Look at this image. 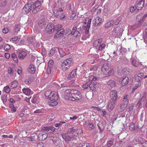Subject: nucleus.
<instances>
[{
	"label": "nucleus",
	"mask_w": 147,
	"mask_h": 147,
	"mask_svg": "<svg viewBox=\"0 0 147 147\" xmlns=\"http://www.w3.org/2000/svg\"><path fill=\"white\" fill-rule=\"evenodd\" d=\"M110 99L108 105V109L109 111H112L115 105V103L117 101L118 96L116 90H113L110 93Z\"/></svg>",
	"instance_id": "f257e3e1"
},
{
	"label": "nucleus",
	"mask_w": 147,
	"mask_h": 147,
	"mask_svg": "<svg viewBox=\"0 0 147 147\" xmlns=\"http://www.w3.org/2000/svg\"><path fill=\"white\" fill-rule=\"evenodd\" d=\"M71 96L69 100L72 101L75 100H80L82 98V95L80 92L78 90L75 89H72L71 92Z\"/></svg>",
	"instance_id": "f03ea898"
},
{
	"label": "nucleus",
	"mask_w": 147,
	"mask_h": 147,
	"mask_svg": "<svg viewBox=\"0 0 147 147\" xmlns=\"http://www.w3.org/2000/svg\"><path fill=\"white\" fill-rule=\"evenodd\" d=\"M33 2H30L27 3L22 10V13L24 14H26L30 12L32 9H33Z\"/></svg>",
	"instance_id": "7ed1b4c3"
},
{
	"label": "nucleus",
	"mask_w": 147,
	"mask_h": 147,
	"mask_svg": "<svg viewBox=\"0 0 147 147\" xmlns=\"http://www.w3.org/2000/svg\"><path fill=\"white\" fill-rule=\"evenodd\" d=\"M91 19L87 18L84 22V26H83V28L85 30V33L86 34H88L89 32V30L90 28Z\"/></svg>",
	"instance_id": "20e7f679"
},
{
	"label": "nucleus",
	"mask_w": 147,
	"mask_h": 147,
	"mask_svg": "<svg viewBox=\"0 0 147 147\" xmlns=\"http://www.w3.org/2000/svg\"><path fill=\"white\" fill-rule=\"evenodd\" d=\"M41 1H36L34 3H33V9L32 11L33 14H36L39 11L41 7Z\"/></svg>",
	"instance_id": "39448f33"
},
{
	"label": "nucleus",
	"mask_w": 147,
	"mask_h": 147,
	"mask_svg": "<svg viewBox=\"0 0 147 147\" xmlns=\"http://www.w3.org/2000/svg\"><path fill=\"white\" fill-rule=\"evenodd\" d=\"M144 3L145 1L144 0H137L136 4L134 6L137 10H141L144 7Z\"/></svg>",
	"instance_id": "423d86ee"
},
{
	"label": "nucleus",
	"mask_w": 147,
	"mask_h": 147,
	"mask_svg": "<svg viewBox=\"0 0 147 147\" xmlns=\"http://www.w3.org/2000/svg\"><path fill=\"white\" fill-rule=\"evenodd\" d=\"M72 61V59L70 58L65 60L64 61L62 65V67L64 66V65H65V66L63 68L64 70L66 71L68 68V67L70 66Z\"/></svg>",
	"instance_id": "0eeeda50"
},
{
	"label": "nucleus",
	"mask_w": 147,
	"mask_h": 147,
	"mask_svg": "<svg viewBox=\"0 0 147 147\" xmlns=\"http://www.w3.org/2000/svg\"><path fill=\"white\" fill-rule=\"evenodd\" d=\"M42 130L46 131L47 134H50L54 131L56 128L52 126L44 127L42 128Z\"/></svg>",
	"instance_id": "6e6552de"
},
{
	"label": "nucleus",
	"mask_w": 147,
	"mask_h": 147,
	"mask_svg": "<svg viewBox=\"0 0 147 147\" xmlns=\"http://www.w3.org/2000/svg\"><path fill=\"white\" fill-rule=\"evenodd\" d=\"M46 32L50 34L54 31V25L53 24H48L45 29Z\"/></svg>",
	"instance_id": "1a4fd4ad"
},
{
	"label": "nucleus",
	"mask_w": 147,
	"mask_h": 147,
	"mask_svg": "<svg viewBox=\"0 0 147 147\" xmlns=\"http://www.w3.org/2000/svg\"><path fill=\"white\" fill-rule=\"evenodd\" d=\"M123 103L120 105V107L118 108L120 111H123L127 107L129 102V100H123Z\"/></svg>",
	"instance_id": "9d476101"
},
{
	"label": "nucleus",
	"mask_w": 147,
	"mask_h": 147,
	"mask_svg": "<svg viewBox=\"0 0 147 147\" xmlns=\"http://www.w3.org/2000/svg\"><path fill=\"white\" fill-rule=\"evenodd\" d=\"M99 86V84L96 82H91V83L89 84V87L91 90L93 91H95Z\"/></svg>",
	"instance_id": "9b49d317"
},
{
	"label": "nucleus",
	"mask_w": 147,
	"mask_h": 147,
	"mask_svg": "<svg viewBox=\"0 0 147 147\" xmlns=\"http://www.w3.org/2000/svg\"><path fill=\"white\" fill-rule=\"evenodd\" d=\"M58 99V96L57 93L55 91H53L51 92V94L49 97V100H50L56 101Z\"/></svg>",
	"instance_id": "f8f14e48"
},
{
	"label": "nucleus",
	"mask_w": 147,
	"mask_h": 147,
	"mask_svg": "<svg viewBox=\"0 0 147 147\" xmlns=\"http://www.w3.org/2000/svg\"><path fill=\"white\" fill-rule=\"evenodd\" d=\"M45 24L46 22H45V20L43 19H41L38 22V26L40 28L38 29V27L37 28H36V27L35 29L36 30L38 29V30L40 31L41 29L45 27Z\"/></svg>",
	"instance_id": "ddd939ff"
},
{
	"label": "nucleus",
	"mask_w": 147,
	"mask_h": 147,
	"mask_svg": "<svg viewBox=\"0 0 147 147\" xmlns=\"http://www.w3.org/2000/svg\"><path fill=\"white\" fill-rule=\"evenodd\" d=\"M110 67L109 64L106 63L104 64L102 66L101 70L104 74L106 75L107 72L109 70Z\"/></svg>",
	"instance_id": "4468645a"
},
{
	"label": "nucleus",
	"mask_w": 147,
	"mask_h": 147,
	"mask_svg": "<svg viewBox=\"0 0 147 147\" xmlns=\"http://www.w3.org/2000/svg\"><path fill=\"white\" fill-rule=\"evenodd\" d=\"M77 69L73 70L72 72L68 76L67 79L69 80L75 78L77 76L76 70Z\"/></svg>",
	"instance_id": "2eb2a0df"
},
{
	"label": "nucleus",
	"mask_w": 147,
	"mask_h": 147,
	"mask_svg": "<svg viewBox=\"0 0 147 147\" xmlns=\"http://www.w3.org/2000/svg\"><path fill=\"white\" fill-rule=\"evenodd\" d=\"M129 81V79L128 77L126 76L123 77L122 78L121 82V86H123L126 85L128 83Z\"/></svg>",
	"instance_id": "dca6fc26"
},
{
	"label": "nucleus",
	"mask_w": 147,
	"mask_h": 147,
	"mask_svg": "<svg viewBox=\"0 0 147 147\" xmlns=\"http://www.w3.org/2000/svg\"><path fill=\"white\" fill-rule=\"evenodd\" d=\"M71 91L72 90L70 89L66 90L65 91V98L67 100H69V98H70L71 96H72L71 95Z\"/></svg>",
	"instance_id": "f3484780"
},
{
	"label": "nucleus",
	"mask_w": 147,
	"mask_h": 147,
	"mask_svg": "<svg viewBox=\"0 0 147 147\" xmlns=\"http://www.w3.org/2000/svg\"><path fill=\"white\" fill-rule=\"evenodd\" d=\"M94 20V22H93V24L95 26L100 25L102 22L101 18L99 17H96Z\"/></svg>",
	"instance_id": "a211bd4d"
},
{
	"label": "nucleus",
	"mask_w": 147,
	"mask_h": 147,
	"mask_svg": "<svg viewBox=\"0 0 147 147\" xmlns=\"http://www.w3.org/2000/svg\"><path fill=\"white\" fill-rule=\"evenodd\" d=\"M68 133L62 135V137L65 142H69L71 140V136L68 135Z\"/></svg>",
	"instance_id": "6ab92c4d"
},
{
	"label": "nucleus",
	"mask_w": 147,
	"mask_h": 147,
	"mask_svg": "<svg viewBox=\"0 0 147 147\" xmlns=\"http://www.w3.org/2000/svg\"><path fill=\"white\" fill-rule=\"evenodd\" d=\"M27 53L24 51H21L18 53V58L21 59H24L26 56Z\"/></svg>",
	"instance_id": "aec40b11"
},
{
	"label": "nucleus",
	"mask_w": 147,
	"mask_h": 147,
	"mask_svg": "<svg viewBox=\"0 0 147 147\" xmlns=\"http://www.w3.org/2000/svg\"><path fill=\"white\" fill-rule=\"evenodd\" d=\"M107 84L111 88L115 87L116 86L115 81L112 80H110L108 81Z\"/></svg>",
	"instance_id": "412c9836"
},
{
	"label": "nucleus",
	"mask_w": 147,
	"mask_h": 147,
	"mask_svg": "<svg viewBox=\"0 0 147 147\" xmlns=\"http://www.w3.org/2000/svg\"><path fill=\"white\" fill-rule=\"evenodd\" d=\"M23 92L27 95H28L33 93V92L29 88H24L22 90Z\"/></svg>",
	"instance_id": "4be33fe9"
},
{
	"label": "nucleus",
	"mask_w": 147,
	"mask_h": 147,
	"mask_svg": "<svg viewBox=\"0 0 147 147\" xmlns=\"http://www.w3.org/2000/svg\"><path fill=\"white\" fill-rule=\"evenodd\" d=\"M57 49L60 55V57H62L66 55V53L63 51L62 48L60 47H58Z\"/></svg>",
	"instance_id": "5701e85b"
},
{
	"label": "nucleus",
	"mask_w": 147,
	"mask_h": 147,
	"mask_svg": "<svg viewBox=\"0 0 147 147\" xmlns=\"http://www.w3.org/2000/svg\"><path fill=\"white\" fill-rule=\"evenodd\" d=\"M121 29H119L118 28H116L113 31L112 34L116 36V35H120L121 34Z\"/></svg>",
	"instance_id": "b1692460"
},
{
	"label": "nucleus",
	"mask_w": 147,
	"mask_h": 147,
	"mask_svg": "<svg viewBox=\"0 0 147 147\" xmlns=\"http://www.w3.org/2000/svg\"><path fill=\"white\" fill-rule=\"evenodd\" d=\"M29 72L32 74H34L35 72V69L34 68V65L32 64L30 65L29 67Z\"/></svg>",
	"instance_id": "393cba45"
},
{
	"label": "nucleus",
	"mask_w": 147,
	"mask_h": 147,
	"mask_svg": "<svg viewBox=\"0 0 147 147\" xmlns=\"http://www.w3.org/2000/svg\"><path fill=\"white\" fill-rule=\"evenodd\" d=\"M72 34L76 36V37H77L78 34H80L78 32V30H77L76 27H73L72 30Z\"/></svg>",
	"instance_id": "a878e982"
},
{
	"label": "nucleus",
	"mask_w": 147,
	"mask_h": 147,
	"mask_svg": "<svg viewBox=\"0 0 147 147\" xmlns=\"http://www.w3.org/2000/svg\"><path fill=\"white\" fill-rule=\"evenodd\" d=\"M47 133L45 132L39 136L38 138L39 140H41V141H44L47 138Z\"/></svg>",
	"instance_id": "bb28decb"
},
{
	"label": "nucleus",
	"mask_w": 147,
	"mask_h": 147,
	"mask_svg": "<svg viewBox=\"0 0 147 147\" xmlns=\"http://www.w3.org/2000/svg\"><path fill=\"white\" fill-rule=\"evenodd\" d=\"M78 131V130H77V129L74 128V127H73L68 129L67 131V133L69 134H73L74 133H76V131Z\"/></svg>",
	"instance_id": "cd10ccee"
},
{
	"label": "nucleus",
	"mask_w": 147,
	"mask_h": 147,
	"mask_svg": "<svg viewBox=\"0 0 147 147\" xmlns=\"http://www.w3.org/2000/svg\"><path fill=\"white\" fill-rule=\"evenodd\" d=\"M103 123L102 121L100 122L98 124V126L100 129V132H102V129H104Z\"/></svg>",
	"instance_id": "c85d7f7f"
},
{
	"label": "nucleus",
	"mask_w": 147,
	"mask_h": 147,
	"mask_svg": "<svg viewBox=\"0 0 147 147\" xmlns=\"http://www.w3.org/2000/svg\"><path fill=\"white\" fill-rule=\"evenodd\" d=\"M142 14L140 13L138 14L136 17V18L138 22L140 23H142L144 22V20H142Z\"/></svg>",
	"instance_id": "c756f323"
},
{
	"label": "nucleus",
	"mask_w": 147,
	"mask_h": 147,
	"mask_svg": "<svg viewBox=\"0 0 147 147\" xmlns=\"http://www.w3.org/2000/svg\"><path fill=\"white\" fill-rule=\"evenodd\" d=\"M135 81L136 82H138V84L141 83L142 78H141L139 76L137 75L135 76L134 78Z\"/></svg>",
	"instance_id": "7c9ffc66"
},
{
	"label": "nucleus",
	"mask_w": 147,
	"mask_h": 147,
	"mask_svg": "<svg viewBox=\"0 0 147 147\" xmlns=\"http://www.w3.org/2000/svg\"><path fill=\"white\" fill-rule=\"evenodd\" d=\"M127 51V49L121 47V49L118 51L119 55H123Z\"/></svg>",
	"instance_id": "2f4dec72"
},
{
	"label": "nucleus",
	"mask_w": 147,
	"mask_h": 147,
	"mask_svg": "<svg viewBox=\"0 0 147 147\" xmlns=\"http://www.w3.org/2000/svg\"><path fill=\"white\" fill-rule=\"evenodd\" d=\"M7 2L6 0H1L0 1V7H4L6 5Z\"/></svg>",
	"instance_id": "473e14b6"
},
{
	"label": "nucleus",
	"mask_w": 147,
	"mask_h": 147,
	"mask_svg": "<svg viewBox=\"0 0 147 147\" xmlns=\"http://www.w3.org/2000/svg\"><path fill=\"white\" fill-rule=\"evenodd\" d=\"M114 139H111V140H109L107 142V145L108 147H109L113 145V143L114 142Z\"/></svg>",
	"instance_id": "72a5a7b5"
},
{
	"label": "nucleus",
	"mask_w": 147,
	"mask_h": 147,
	"mask_svg": "<svg viewBox=\"0 0 147 147\" xmlns=\"http://www.w3.org/2000/svg\"><path fill=\"white\" fill-rule=\"evenodd\" d=\"M51 92L50 90H47L45 91V93L44 95L45 96V97L47 99H48L49 100V97H50V95L51 94Z\"/></svg>",
	"instance_id": "f704fd0d"
},
{
	"label": "nucleus",
	"mask_w": 147,
	"mask_h": 147,
	"mask_svg": "<svg viewBox=\"0 0 147 147\" xmlns=\"http://www.w3.org/2000/svg\"><path fill=\"white\" fill-rule=\"evenodd\" d=\"M54 64L53 61L52 60H50L48 63V67L50 69L53 68Z\"/></svg>",
	"instance_id": "c9c22d12"
},
{
	"label": "nucleus",
	"mask_w": 147,
	"mask_h": 147,
	"mask_svg": "<svg viewBox=\"0 0 147 147\" xmlns=\"http://www.w3.org/2000/svg\"><path fill=\"white\" fill-rule=\"evenodd\" d=\"M55 49L54 47L53 48L49 51L48 55L50 57L52 56L55 53Z\"/></svg>",
	"instance_id": "e433bc0d"
},
{
	"label": "nucleus",
	"mask_w": 147,
	"mask_h": 147,
	"mask_svg": "<svg viewBox=\"0 0 147 147\" xmlns=\"http://www.w3.org/2000/svg\"><path fill=\"white\" fill-rule=\"evenodd\" d=\"M11 87L13 88H15L17 87L18 85V82L16 81H13L11 82Z\"/></svg>",
	"instance_id": "4c0bfd02"
},
{
	"label": "nucleus",
	"mask_w": 147,
	"mask_h": 147,
	"mask_svg": "<svg viewBox=\"0 0 147 147\" xmlns=\"http://www.w3.org/2000/svg\"><path fill=\"white\" fill-rule=\"evenodd\" d=\"M62 28V25L60 24L54 25V28L55 31H57L61 29Z\"/></svg>",
	"instance_id": "58836bf2"
},
{
	"label": "nucleus",
	"mask_w": 147,
	"mask_h": 147,
	"mask_svg": "<svg viewBox=\"0 0 147 147\" xmlns=\"http://www.w3.org/2000/svg\"><path fill=\"white\" fill-rule=\"evenodd\" d=\"M126 139H125V138H123L121 140H120L119 141V144H120V146H122L123 145H126Z\"/></svg>",
	"instance_id": "ea45409f"
},
{
	"label": "nucleus",
	"mask_w": 147,
	"mask_h": 147,
	"mask_svg": "<svg viewBox=\"0 0 147 147\" xmlns=\"http://www.w3.org/2000/svg\"><path fill=\"white\" fill-rule=\"evenodd\" d=\"M27 40L28 43L30 44H32L34 42V37H29L28 38Z\"/></svg>",
	"instance_id": "a19ab883"
},
{
	"label": "nucleus",
	"mask_w": 147,
	"mask_h": 147,
	"mask_svg": "<svg viewBox=\"0 0 147 147\" xmlns=\"http://www.w3.org/2000/svg\"><path fill=\"white\" fill-rule=\"evenodd\" d=\"M32 141H36L38 140V137L36 134H32L31 135Z\"/></svg>",
	"instance_id": "79ce46f5"
},
{
	"label": "nucleus",
	"mask_w": 147,
	"mask_h": 147,
	"mask_svg": "<svg viewBox=\"0 0 147 147\" xmlns=\"http://www.w3.org/2000/svg\"><path fill=\"white\" fill-rule=\"evenodd\" d=\"M21 25L20 24L16 25L15 26V30L16 32H18L20 31V29Z\"/></svg>",
	"instance_id": "37998d69"
},
{
	"label": "nucleus",
	"mask_w": 147,
	"mask_h": 147,
	"mask_svg": "<svg viewBox=\"0 0 147 147\" xmlns=\"http://www.w3.org/2000/svg\"><path fill=\"white\" fill-rule=\"evenodd\" d=\"M38 96H34L32 97V102L33 103L35 104V103H36L38 99Z\"/></svg>",
	"instance_id": "c03bdc74"
},
{
	"label": "nucleus",
	"mask_w": 147,
	"mask_h": 147,
	"mask_svg": "<svg viewBox=\"0 0 147 147\" xmlns=\"http://www.w3.org/2000/svg\"><path fill=\"white\" fill-rule=\"evenodd\" d=\"M134 106L132 104H129L128 107L126 109V110L128 112H130L133 109Z\"/></svg>",
	"instance_id": "a18cd8bd"
},
{
	"label": "nucleus",
	"mask_w": 147,
	"mask_h": 147,
	"mask_svg": "<svg viewBox=\"0 0 147 147\" xmlns=\"http://www.w3.org/2000/svg\"><path fill=\"white\" fill-rule=\"evenodd\" d=\"M49 105L50 106L53 107L55 106L57 104V102L56 101H51L49 102Z\"/></svg>",
	"instance_id": "49530a36"
},
{
	"label": "nucleus",
	"mask_w": 147,
	"mask_h": 147,
	"mask_svg": "<svg viewBox=\"0 0 147 147\" xmlns=\"http://www.w3.org/2000/svg\"><path fill=\"white\" fill-rule=\"evenodd\" d=\"M11 57H12L13 60L15 61V62H18V58L16 54L15 53L12 54Z\"/></svg>",
	"instance_id": "de8ad7c7"
},
{
	"label": "nucleus",
	"mask_w": 147,
	"mask_h": 147,
	"mask_svg": "<svg viewBox=\"0 0 147 147\" xmlns=\"http://www.w3.org/2000/svg\"><path fill=\"white\" fill-rule=\"evenodd\" d=\"M106 75H108L109 76H111L113 74V69L111 67L107 72Z\"/></svg>",
	"instance_id": "09e8293b"
},
{
	"label": "nucleus",
	"mask_w": 147,
	"mask_h": 147,
	"mask_svg": "<svg viewBox=\"0 0 147 147\" xmlns=\"http://www.w3.org/2000/svg\"><path fill=\"white\" fill-rule=\"evenodd\" d=\"M32 80V78L31 77H29L27 79H26L24 81L25 83L27 84H30L31 82V80Z\"/></svg>",
	"instance_id": "8fccbe9b"
},
{
	"label": "nucleus",
	"mask_w": 147,
	"mask_h": 147,
	"mask_svg": "<svg viewBox=\"0 0 147 147\" xmlns=\"http://www.w3.org/2000/svg\"><path fill=\"white\" fill-rule=\"evenodd\" d=\"M7 95L6 94H5L4 95L1 96V99L3 103L6 101L7 100Z\"/></svg>",
	"instance_id": "3c124183"
},
{
	"label": "nucleus",
	"mask_w": 147,
	"mask_h": 147,
	"mask_svg": "<svg viewBox=\"0 0 147 147\" xmlns=\"http://www.w3.org/2000/svg\"><path fill=\"white\" fill-rule=\"evenodd\" d=\"M91 83V82H86L85 84H83L82 86V88H84V89H87L89 86V84Z\"/></svg>",
	"instance_id": "603ef678"
},
{
	"label": "nucleus",
	"mask_w": 147,
	"mask_h": 147,
	"mask_svg": "<svg viewBox=\"0 0 147 147\" xmlns=\"http://www.w3.org/2000/svg\"><path fill=\"white\" fill-rule=\"evenodd\" d=\"M3 89L5 92L6 93H8L10 91V89L8 86L5 87Z\"/></svg>",
	"instance_id": "864d4df0"
},
{
	"label": "nucleus",
	"mask_w": 147,
	"mask_h": 147,
	"mask_svg": "<svg viewBox=\"0 0 147 147\" xmlns=\"http://www.w3.org/2000/svg\"><path fill=\"white\" fill-rule=\"evenodd\" d=\"M88 127L90 130H91L94 129L95 128L94 126L93 125L92 123H89L88 124Z\"/></svg>",
	"instance_id": "5fc2aeb1"
},
{
	"label": "nucleus",
	"mask_w": 147,
	"mask_h": 147,
	"mask_svg": "<svg viewBox=\"0 0 147 147\" xmlns=\"http://www.w3.org/2000/svg\"><path fill=\"white\" fill-rule=\"evenodd\" d=\"M71 140L74 141L73 144H76L77 143V136H71Z\"/></svg>",
	"instance_id": "6e6d98bb"
},
{
	"label": "nucleus",
	"mask_w": 147,
	"mask_h": 147,
	"mask_svg": "<svg viewBox=\"0 0 147 147\" xmlns=\"http://www.w3.org/2000/svg\"><path fill=\"white\" fill-rule=\"evenodd\" d=\"M70 34H72V30L70 28H67L66 30V32L65 34L66 36H68Z\"/></svg>",
	"instance_id": "4d7b16f0"
},
{
	"label": "nucleus",
	"mask_w": 147,
	"mask_h": 147,
	"mask_svg": "<svg viewBox=\"0 0 147 147\" xmlns=\"http://www.w3.org/2000/svg\"><path fill=\"white\" fill-rule=\"evenodd\" d=\"M106 46L105 44H101L99 47L98 50L99 51H102L104 49Z\"/></svg>",
	"instance_id": "13d9d810"
},
{
	"label": "nucleus",
	"mask_w": 147,
	"mask_h": 147,
	"mask_svg": "<svg viewBox=\"0 0 147 147\" xmlns=\"http://www.w3.org/2000/svg\"><path fill=\"white\" fill-rule=\"evenodd\" d=\"M141 86V83H140L138 84H137L132 89L131 92L132 93L134 90L137 89L139 87Z\"/></svg>",
	"instance_id": "bf43d9fd"
},
{
	"label": "nucleus",
	"mask_w": 147,
	"mask_h": 147,
	"mask_svg": "<svg viewBox=\"0 0 147 147\" xmlns=\"http://www.w3.org/2000/svg\"><path fill=\"white\" fill-rule=\"evenodd\" d=\"M82 147H89L90 144L87 143H82L81 144Z\"/></svg>",
	"instance_id": "052dcab7"
},
{
	"label": "nucleus",
	"mask_w": 147,
	"mask_h": 147,
	"mask_svg": "<svg viewBox=\"0 0 147 147\" xmlns=\"http://www.w3.org/2000/svg\"><path fill=\"white\" fill-rule=\"evenodd\" d=\"M132 65L136 67H138L139 64L138 62H136L135 61L133 60L132 62Z\"/></svg>",
	"instance_id": "680f3d73"
},
{
	"label": "nucleus",
	"mask_w": 147,
	"mask_h": 147,
	"mask_svg": "<svg viewBox=\"0 0 147 147\" xmlns=\"http://www.w3.org/2000/svg\"><path fill=\"white\" fill-rule=\"evenodd\" d=\"M89 80L91 81H95L97 80V78L93 76H91L89 77Z\"/></svg>",
	"instance_id": "e2e57ef3"
},
{
	"label": "nucleus",
	"mask_w": 147,
	"mask_h": 147,
	"mask_svg": "<svg viewBox=\"0 0 147 147\" xmlns=\"http://www.w3.org/2000/svg\"><path fill=\"white\" fill-rule=\"evenodd\" d=\"M4 49L5 51H7L10 49V47L9 45L6 44L4 46Z\"/></svg>",
	"instance_id": "0e129e2a"
},
{
	"label": "nucleus",
	"mask_w": 147,
	"mask_h": 147,
	"mask_svg": "<svg viewBox=\"0 0 147 147\" xmlns=\"http://www.w3.org/2000/svg\"><path fill=\"white\" fill-rule=\"evenodd\" d=\"M129 72V71H128L127 69L126 68L123 69L122 71V73L123 74L125 75H126Z\"/></svg>",
	"instance_id": "69168bd1"
},
{
	"label": "nucleus",
	"mask_w": 147,
	"mask_h": 147,
	"mask_svg": "<svg viewBox=\"0 0 147 147\" xmlns=\"http://www.w3.org/2000/svg\"><path fill=\"white\" fill-rule=\"evenodd\" d=\"M145 140H146L142 138H138V141H139V142L140 143V144L141 145L143 143Z\"/></svg>",
	"instance_id": "338daca9"
},
{
	"label": "nucleus",
	"mask_w": 147,
	"mask_h": 147,
	"mask_svg": "<svg viewBox=\"0 0 147 147\" xmlns=\"http://www.w3.org/2000/svg\"><path fill=\"white\" fill-rule=\"evenodd\" d=\"M138 142H139V141H138V138H136L134 139L133 142L134 145H136Z\"/></svg>",
	"instance_id": "774afa93"
}]
</instances>
